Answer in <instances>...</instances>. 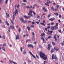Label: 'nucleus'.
Listing matches in <instances>:
<instances>
[{
	"label": "nucleus",
	"mask_w": 64,
	"mask_h": 64,
	"mask_svg": "<svg viewBox=\"0 0 64 64\" xmlns=\"http://www.w3.org/2000/svg\"><path fill=\"white\" fill-rule=\"evenodd\" d=\"M40 57L42 58L44 60H47V56L42 52H40Z\"/></svg>",
	"instance_id": "nucleus-1"
},
{
	"label": "nucleus",
	"mask_w": 64,
	"mask_h": 64,
	"mask_svg": "<svg viewBox=\"0 0 64 64\" xmlns=\"http://www.w3.org/2000/svg\"><path fill=\"white\" fill-rule=\"evenodd\" d=\"M18 14V10H17V9H16L15 11V12H14V14L13 15V20H11V23H12V24H13V25L14 24V23H13V22H14V19H15V16L14 15H15V16H16V15H17V14Z\"/></svg>",
	"instance_id": "nucleus-2"
},
{
	"label": "nucleus",
	"mask_w": 64,
	"mask_h": 64,
	"mask_svg": "<svg viewBox=\"0 0 64 64\" xmlns=\"http://www.w3.org/2000/svg\"><path fill=\"white\" fill-rule=\"evenodd\" d=\"M29 13H28V15H30L31 16H32V12L34 14V15H36V13H35L34 11H32V10L30 9V10L29 11Z\"/></svg>",
	"instance_id": "nucleus-3"
},
{
	"label": "nucleus",
	"mask_w": 64,
	"mask_h": 64,
	"mask_svg": "<svg viewBox=\"0 0 64 64\" xmlns=\"http://www.w3.org/2000/svg\"><path fill=\"white\" fill-rule=\"evenodd\" d=\"M52 59H55V60H58V59L57 58V56H54V54H53L52 55Z\"/></svg>",
	"instance_id": "nucleus-4"
},
{
	"label": "nucleus",
	"mask_w": 64,
	"mask_h": 64,
	"mask_svg": "<svg viewBox=\"0 0 64 64\" xmlns=\"http://www.w3.org/2000/svg\"><path fill=\"white\" fill-rule=\"evenodd\" d=\"M47 2H48L46 3L45 5H47V6H49V3H51L52 2H50L49 0H48L47 1Z\"/></svg>",
	"instance_id": "nucleus-5"
},
{
	"label": "nucleus",
	"mask_w": 64,
	"mask_h": 64,
	"mask_svg": "<svg viewBox=\"0 0 64 64\" xmlns=\"http://www.w3.org/2000/svg\"><path fill=\"white\" fill-rule=\"evenodd\" d=\"M42 22H41L40 23V24L44 26H45V24H44L45 22V20H44L42 21Z\"/></svg>",
	"instance_id": "nucleus-6"
},
{
	"label": "nucleus",
	"mask_w": 64,
	"mask_h": 64,
	"mask_svg": "<svg viewBox=\"0 0 64 64\" xmlns=\"http://www.w3.org/2000/svg\"><path fill=\"white\" fill-rule=\"evenodd\" d=\"M51 47V45L50 44H48V50H49L50 49V48Z\"/></svg>",
	"instance_id": "nucleus-7"
},
{
	"label": "nucleus",
	"mask_w": 64,
	"mask_h": 64,
	"mask_svg": "<svg viewBox=\"0 0 64 64\" xmlns=\"http://www.w3.org/2000/svg\"><path fill=\"white\" fill-rule=\"evenodd\" d=\"M28 47H32V48H34V46L32 44H28Z\"/></svg>",
	"instance_id": "nucleus-8"
},
{
	"label": "nucleus",
	"mask_w": 64,
	"mask_h": 64,
	"mask_svg": "<svg viewBox=\"0 0 64 64\" xmlns=\"http://www.w3.org/2000/svg\"><path fill=\"white\" fill-rule=\"evenodd\" d=\"M43 10H44V12H47V10L45 8V7L44 6L42 8Z\"/></svg>",
	"instance_id": "nucleus-9"
},
{
	"label": "nucleus",
	"mask_w": 64,
	"mask_h": 64,
	"mask_svg": "<svg viewBox=\"0 0 64 64\" xmlns=\"http://www.w3.org/2000/svg\"><path fill=\"white\" fill-rule=\"evenodd\" d=\"M29 53L31 55L32 57H33L34 58H36V57L35 56L33 55L32 53L30 52H29Z\"/></svg>",
	"instance_id": "nucleus-10"
},
{
	"label": "nucleus",
	"mask_w": 64,
	"mask_h": 64,
	"mask_svg": "<svg viewBox=\"0 0 64 64\" xmlns=\"http://www.w3.org/2000/svg\"><path fill=\"white\" fill-rule=\"evenodd\" d=\"M54 48L56 51H59V48L56 47H54Z\"/></svg>",
	"instance_id": "nucleus-11"
},
{
	"label": "nucleus",
	"mask_w": 64,
	"mask_h": 64,
	"mask_svg": "<svg viewBox=\"0 0 64 64\" xmlns=\"http://www.w3.org/2000/svg\"><path fill=\"white\" fill-rule=\"evenodd\" d=\"M10 27L12 29H15V28H14V25H12L10 26Z\"/></svg>",
	"instance_id": "nucleus-12"
},
{
	"label": "nucleus",
	"mask_w": 64,
	"mask_h": 64,
	"mask_svg": "<svg viewBox=\"0 0 64 64\" xmlns=\"http://www.w3.org/2000/svg\"><path fill=\"white\" fill-rule=\"evenodd\" d=\"M22 22L26 24L27 23V20H24L22 21Z\"/></svg>",
	"instance_id": "nucleus-13"
},
{
	"label": "nucleus",
	"mask_w": 64,
	"mask_h": 64,
	"mask_svg": "<svg viewBox=\"0 0 64 64\" xmlns=\"http://www.w3.org/2000/svg\"><path fill=\"white\" fill-rule=\"evenodd\" d=\"M55 20V18H51L49 19V20L51 21H53V20Z\"/></svg>",
	"instance_id": "nucleus-14"
},
{
	"label": "nucleus",
	"mask_w": 64,
	"mask_h": 64,
	"mask_svg": "<svg viewBox=\"0 0 64 64\" xmlns=\"http://www.w3.org/2000/svg\"><path fill=\"white\" fill-rule=\"evenodd\" d=\"M54 38L55 41H57V38H56V34H54Z\"/></svg>",
	"instance_id": "nucleus-15"
},
{
	"label": "nucleus",
	"mask_w": 64,
	"mask_h": 64,
	"mask_svg": "<svg viewBox=\"0 0 64 64\" xmlns=\"http://www.w3.org/2000/svg\"><path fill=\"white\" fill-rule=\"evenodd\" d=\"M54 14L56 16H58L59 15V14H58V12H55L54 13Z\"/></svg>",
	"instance_id": "nucleus-16"
},
{
	"label": "nucleus",
	"mask_w": 64,
	"mask_h": 64,
	"mask_svg": "<svg viewBox=\"0 0 64 64\" xmlns=\"http://www.w3.org/2000/svg\"><path fill=\"white\" fill-rule=\"evenodd\" d=\"M54 28L55 30H56V29H58V26H54Z\"/></svg>",
	"instance_id": "nucleus-17"
},
{
	"label": "nucleus",
	"mask_w": 64,
	"mask_h": 64,
	"mask_svg": "<svg viewBox=\"0 0 64 64\" xmlns=\"http://www.w3.org/2000/svg\"><path fill=\"white\" fill-rule=\"evenodd\" d=\"M54 52V49H52V50H51V51H50L51 53H53Z\"/></svg>",
	"instance_id": "nucleus-18"
},
{
	"label": "nucleus",
	"mask_w": 64,
	"mask_h": 64,
	"mask_svg": "<svg viewBox=\"0 0 64 64\" xmlns=\"http://www.w3.org/2000/svg\"><path fill=\"white\" fill-rule=\"evenodd\" d=\"M50 28L52 30H54V26H52Z\"/></svg>",
	"instance_id": "nucleus-19"
},
{
	"label": "nucleus",
	"mask_w": 64,
	"mask_h": 64,
	"mask_svg": "<svg viewBox=\"0 0 64 64\" xmlns=\"http://www.w3.org/2000/svg\"><path fill=\"white\" fill-rule=\"evenodd\" d=\"M19 35H17L16 36V40H17V39H19Z\"/></svg>",
	"instance_id": "nucleus-20"
},
{
	"label": "nucleus",
	"mask_w": 64,
	"mask_h": 64,
	"mask_svg": "<svg viewBox=\"0 0 64 64\" xmlns=\"http://www.w3.org/2000/svg\"><path fill=\"white\" fill-rule=\"evenodd\" d=\"M27 28L28 31H30V29H31V28L29 26H28L27 27Z\"/></svg>",
	"instance_id": "nucleus-21"
},
{
	"label": "nucleus",
	"mask_w": 64,
	"mask_h": 64,
	"mask_svg": "<svg viewBox=\"0 0 64 64\" xmlns=\"http://www.w3.org/2000/svg\"><path fill=\"white\" fill-rule=\"evenodd\" d=\"M51 10L52 11H54V7H53V6H52Z\"/></svg>",
	"instance_id": "nucleus-22"
},
{
	"label": "nucleus",
	"mask_w": 64,
	"mask_h": 64,
	"mask_svg": "<svg viewBox=\"0 0 64 64\" xmlns=\"http://www.w3.org/2000/svg\"><path fill=\"white\" fill-rule=\"evenodd\" d=\"M24 17H25V18L27 19H28V16H24Z\"/></svg>",
	"instance_id": "nucleus-23"
},
{
	"label": "nucleus",
	"mask_w": 64,
	"mask_h": 64,
	"mask_svg": "<svg viewBox=\"0 0 64 64\" xmlns=\"http://www.w3.org/2000/svg\"><path fill=\"white\" fill-rule=\"evenodd\" d=\"M2 49L4 51H6L5 49V48L4 47H2Z\"/></svg>",
	"instance_id": "nucleus-24"
},
{
	"label": "nucleus",
	"mask_w": 64,
	"mask_h": 64,
	"mask_svg": "<svg viewBox=\"0 0 64 64\" xmlns=\"http://www.w3.org/2000/svg\"><path fill=\"white\" fill-rule=\"evenodd\" d=\"M20 21H23L24 20V19L22 18H20Z\"/></svg>",
	"instance_id": "nucleus-25"
},
{
	"label": "nucleus",
	"mask_w": 64,
	"mask_h": 64,
	"mask_svg": "<svg viewBox=\"0 0 64 64\" xmlns=\"http://www.w3.org/2000/svg\"><path fill=\"white\" fill-rule=\"evenodd\" d=\"M44 35H45V34L44 33L43 34L42 33L41 35H40V37H42L43 36H44Z\"/></svg>",
	"instance_id": "nucleus-26"
},
{
	"label": "nucleus",
	"mask_w": 64,
	"mask_h": 64,
	"mask_svg": "<svg viewBox=\"0 0 64 64\" xmlns=\"http://www.w3.org/2000/svg\"><path fill=\"white\" fill-rule=\"evenodd\" d=\"M32 37L35 36V33H34V32H33L32 33Z\"/></svg>",
	"instance_id": "nucleus-27"
},
{
	"label": "nucleus",
	"mask_w": 64,
	"mask_h": 64,
	"mask_svg": "<svg viewBox=\"0 0 64 64\" xmlns=\"http://www.w3.org/2000/svg\"><path fill=\"white\" fill-rule=\"evenodd\" d=\"M6 23L8 26H9V23H8V22H7V21H6Z\"/></svg>",
	"instance_id": "nucleus-28"
},
{
	"label": "nucleus",
	"mask_w": 64,
	"mask_h": 64,
	"mask_svg": "<svg viewBox=\"0 0 64 64\" xmlns=\"http://www.w3.org/2000/svg\"><path fill=\"white\" fill-rule=\"evenodd\" d=\"M52 44L53 45H55V44H56L54 42H52Z\"/></svg>",
	"instance_id": "nucleus-29"
},
{
	"label": "nucleus",
	"mask_w": 64,
	"mask_h": 64,
	"mask_svg": "<svg viewBox=\"0 0 64 64\" xmlns=\"http://www.w3.org/2000/svg\"><path fill=\"white\" fill-rule=\"evenodd\" d=\"M26 50H24L23 52V54H26Z\"/></svg>",
	"instance_id": "nucleus-30"
},
{
	"label": "nucleus",
	"mask_w": 64,
	"mask_h": 64,
	"mask_svg": "<svg viewBox=\"0 0 64 64\" xmlns=\"http://www.w3.org/2000/svg\"><path fill=\"white\" fill-rule=\"evenodd\" d=\"M6 16H7V17H9V14H7V13H6Z\"/></svg>",
	"instance_id": "nucleus-31"
},
{
	"label": "nucleus",
	"mask_w": 64,
	"mask_h": 64,
	"mask_svg": "<svg viewBox=\"0 0 64 64\" xmlns=\"http://www.w3.org/2000/svg\"><path fill=\"white\" fill-rule=\"evenodd\" d=\"M8 31L9 32H10V30L11 29V28H10V27H8Z\"/></svg>",
	"instance_id": "nucleus-32"
},
{
	"label": "nucleus",
	"mask_w": 64,
	"mask_h": 64,
	"mask_svg": "<svg viewBox=\"0 0 64 64\" xmlns=\"http://www.w3.org/2000/svg\"><path fill=\"white\" fill-rule=\"evenodd\" d=\"M51 14H48V17H50V16H51Z\"/></svg>",
	"instance_id": "nucleus-33"
},
{
	"label": "nucleus",
	"mask_w": 64,
	"mask_h": 64,
	"mask_svg": "<svg viewBox=\"0 0 64 64\" xmlns=\"http://www.w3.org/2000/svg\"><path fill=\"white\" fill-rule=\"evenodd\" d=\"M30 27L31 28H34V26L33 25H30Z\"/></svg>",
	"instance_id": "nucleus-34"
},
{
	"label": "nucleus",
	"mask_w": 64,
	"mask_h": 64,
	"mask_svg": "<svg viewBox=\"0 0 64 64\" xmlns=\"http://www.w3.org/2000/svg\"><path fill=\"white\" fill-rule=\"evenodd\" d=\"M56 7H57V9H58V8H60V6H59V5H58L56 6Z\"/></svg>",
	"instance_id": "nucleus-35"
},
{
	"label": "nucleus",
	"mask_w": 64,
	"mask_h": 64,
	"mask_svg": "<svg viewBox=\"0 0 64 64\" xmlns=\"http://www.w3.org/2000/svg\"><path fill=\"white\" fill-rule=\"evenodd\" d=\"M18 32H21V28H19L18 29Z\"/></svg>",
	"instance_id": "nucleus-36"
},
{
	"label": "nucleus",
	"mask_w": 64,
	"mask_h": 64,
	"mask_svg": "<svg viewBox=\"0 0 64 64\" xmlns=\"http://www.w3.org/2000/svg\"><path fill=\"white\" fill-rule=\"evenodd\" d=\"M43 42L44 43H46V41H45V40H43Z\"/></svg>",
	"instance_id": "nucleus-37"
},
{
	"label": "nucleus",
	"mask_w": 64,
	"mask_h": 64,
	"mask_svg": "<svg viewBox=\"0 0 64 64\" xmlns=\"http://www.w3.org/2000/svg\"><path fill=\"white\" fill-rule=\"evenodd\" d=\"M52 36H49L48 37V38L50 39V38H51Z\"/></svg>",
	"instance_id": "nucleus-38"
},
{
	"label": "nucleus",
	"mask_w": 64,
	"mask_h": 64,
	"mask_svg": "<svg viewBox=\"0 0 64 64\" xmlns=\"http://www.w3.org/2000/svg\"><path fill=\"white\" fill-rule=\"evenodd\" d=\"M34 5L35 6L36 5V7H37V8H39V7L37 5V4H35Z\"/></svg>",
	"instance_id": "nucleus-39"
},
{
	"label": "nucleus",
	"mask_w": 64,
	"mask_h": 64,
	"mask_svg": "<svg viewBox=\"0 0 64 64\" xmlns=\"http://www.w3.org/2000/svg\"><path fill=\"white\" fill-rule=\"evenodd\" d=\"M33 37L32 38V40H35V36H32Z\"/></svg>",
	"instance_id": "nucleus-40"
},
{
	"label": "nucleus",
	"mask_w": 64,
	"mask_h": 64,
	"mask_svg": "<svg viewBox=\"0 0 64 64\" xmlns=\"http://www.w3.org/2000/svg\"><path fill=\"white\" fill-rule=\"evenodd\" d=\"M32 25H34L35 24V22H32Z\"/></svg>",
	"instance_id": "nucleus-41"
},
{
	"label": "nucleus",
	"mask_w": 64,
	"mask_h": 64,
	"mask_svg": "<svg viewBox=\"0 0 64 64\" xmlns=\"http://www.w3.org/2000/svg\"><path fill=\"white\" fill-rule=\"evenodd\" d=\"M41 40H44V38L43 37H42L41 38Z\"/></svg>",
	"instance_id": "nucleus-42"
},
{
	"label": "nucleus",
	"mask_w": 64,
	"mask_h": 64,
	"mask_svg": "<svg viewBox=\"0 0 64 64\" xmlns=\"http://www.w3.org/2000/svg\"><path fill=\"white\" fill-rule=\"evenodd\" d=\"M58 23H56V26H58Z\"/></svg>",
	"instance_id": "nucleus-43"
},
{
	"label": "nucleus",
	"mask_w": 64,
	"mask_h": 64,
	"mask_svg": "<svg viewBox=\"0 0 64 64\" xmlns=\"http://www.w3.org/2000/svg\"><path fill=\"white\" fill-rule=\"evenodd\" d=\"M50 28V26H48L47 27V29H49Z\"/></svg>",
	"instance_id": "nucleus-44"
},
{
	"label": "nucleus",
	"mask_w": 64,
	"mask_h": 64,
	"mask_svg": "<svg viewBox=\"0 0 64 64\" xmlns=\"http://www.w3.org/2000/svg\"><path fill=\"white\" fill-rule=\"evenodd\" d=\"M3 47H4V46H6V44H4L3 45Z\"/></svg>",
	"instance_id": "nucleus-45"
},
{
	"label": "nucleus",
	"mask_w": 64,
	"mask_h": 64,
	"mask_svg": "<svg viewBox=\"0 0 64 64\" xmlns=\"http://www.w3.org/2000/svg\"><path fill=\"white\" fill-rule=\"evenodd\" d=\"M64 42H63L61 44L62 45V46H63V45H64Z\"/></svg>",
	"instance_id": "nucleus-46"
},
{
	"label": "nucleus",
	"mask_w": 64,
	"mask_h": 64,
	"mask_svg": "<svg viewBox=\"0 0 64 64\" xmlns=\"http://www.w3.org/2000/svg\"><path fill=\"white\" fill-rule=\"evenodd\" d=\"M2 26L3 28H6L5 26L4 25H2Z\"/></svg>",
	"instance_id": "nucleus-47"
},
{
	"label": "nucleus",
	"mask_w": 64,
	"mask_h": 64,
	"mask_svg": "<svg viewBox=\"0 0 64 64\" xmlns=\"http://www.w3.org/2000/svg\"><path fill=\"white\" fill-rule=\"evenodd\" d=\"M37 18H40V16H39V15L38 14L37 15Z\"/></svg>",
	"instance_id": "nucleus-48"
},
{
	"label": "nucleus",
	"mask_w": 64,
	"mask_h": 64,
	"mask_svg": "<svg viewBox=\"0 0 64 64\" xmlns=\"http://www.w3.org/2000/svg\"><path fill=\"white\" fill-rule=\"evenodd\" d=\"M58 31L59 32H60V33H62V32H61V30H58Z\"/></svg>",
	"instance_id": "nucleus-49"
},
{
	"label": "nucleus",
	"mask_w": 64,
	"mask_h": 64,
	"mask_svg": "<svg viewBox=\"0 0 64 64\" xmlns=\"http://www.w3.org/2000/svg\"><path fill=\"white\" fill-rule=\"evenodd\" d=\"M59 17L60 18H61V17H62V16H61V15L60 14L59 15Z\"/></svg>",
	"instance_id": "nucleus-50"
},
{
	"label": "nucleus",
	"mask_w": 64,
	"mask_h": 64,
	"mask_svg": "<svg viewBox=\"0 0 64 64\" xmlns=\"http://www.w3.org/2000/svg\"><path fill=\"white\" fill-rule=\"evenodd\" d=\"M8 0H6V4H7V2H8Z\"/></svg>",
	"instance_id": "nucleus-51"
},
{
	"label": "nucleus",
	"mask_w": 64,
	"mask_h": 64,
	"mask_svg": "<svg viewBox=\"0 0 64 64\" xmlns=\"http://www.w3.org/2000/svg\"><path fill=\"white\" fill-rule=\"evenodd\" d=\"M9 62H10L11 63H13V62H14L11 61V60H9Z\"/></svg>",
	"instance_id": "nucleus-52"
},
{
	"label": "nucleus",
	"mask_w": 64,
	"mask_h": 64,
	"mask_svg": "<svg viewBox=\"0 0 64 64\" xmlns=\"http://www.w3.org/2000/svg\"><path fill=\"white\" fill-rule=\"evenodd\" d=\"M2 38L3 39H5V36H3L2 37Z\"/></svg>",
	"instance_id": "nucleus-53"
},
{
	"label": "nucleus",
	"mask_w": 64,
	"mask_h": 64,
	"mask_svg": "<svg viewBox=\"0 0 64 64\" xmlns=\"http://www.w3.org/2000/svg\"><path fill=\"white\" fill-rule=\"evenodd\" d=\"M58 10V8H55L54 10V11H57Z\"/></svg>",
	"instance_id": "nucleus-54"
},
{
	"label": "nucleus",
	"mask_w": 64,
	"mask_h": 64,
	"mask_svg": "<svg viewBox=\"0 0 64 64\" xmlns=\"http://www.w3.org/2000/svg\"><path fill=\"white\" fill-rule=\"evenodd\" d=\"M38 47L39 48H42V46H41L40 45H39L38 46Z\"/></svg>",
	"instance_id": "nucleus-55"
},
{
	"label": "nucleus",
	"mask_w": 64,
	"mask_h": 64,
	"mask_svg": "<svg viewBox=\"0 0 64 64\" xmlns=\"http://www.w3.org/2000/svg\"><path fill=\"white\" fill-rule=\"evenodd\" d=\"M54 22H51V24L52 25H54Z\"/></svg>",
	"instance_id": "nucleus-56"
},
{
	"label": "nucleus",
	"mask_w": 64,
	"mask_h": 64,
	"mask_svg": "<svg viewBox=\"0 0 64 64\" xmlns=\"http://www.w3.org/2000/svg\"><path fill=\"white\" fill-rule=\"evenodd\" d=\"M22 50V48H20V50L21 51H22H22H23V50Z\"/></svg>",
	"instance_id": "nucleus-57"
},
{
	"label": "nucleus",
	"mask_w": 64,
	"mask_h": 64,
	"mask_svg": "<svg viewBox=\"0 0 64 64\" xmlns=\"http://www.w3.org/2000/svg\"><path fill=\"white\" fill-rule=\"evenodd\" d=\"M12 63H14V64H17V63H16V62H12Z\"/></svg>",
	"instance_id": "nucleus-58"
},
{
	"label": "nucleus",
	"mask_w": 64,
	"mask_h": 64,
	"mask_svg": "<svg viewBox=\"0 0 64 64\" xmlns=\"http://www.w3.org/2000/svg\"><path fill=\"white\" fill-rule=\"evenodd\" d=\"M23 2H27V0H24L23 1Z\"/></svg>",
	"instance_id": "nucleus-59"
},
{
	"label": "nucleus",
	"mask_w": 64,
	"mask_h": 64,
	"mask_svg": "<svg viewBox=\"0 0 64 64\" xmlns=\"http://www.w3.org/2000/svg\"><path fill=\"white\" fill-rule=\"evenodd\" d=\"M36 57L37 58H38V59H39V56H38L37 55H36Z\"/></svg>",
	"instance_id": "nucleus-60"
},
{
	"label": "nucleus",
	"mask_w": 64,
	"mask_h": 64,
	"mask_svg": "<svg viewBox=\"0 0 64 64\" xmlns=\"http://www.w3.org/2000/svg\"><path fill=\"white\" fill-rule=\"evenodd\" d=\"M50 33H53V31H50Z\"/></svg>",
	"instance_id": "nucleus-61"
},
{
	"label": "nucleus",
	"mask_w": 64,
	"mask_h": 64,
	"mask_svg": "<svg viewBox=\"0 0 64 64\" xmlns=\"http://www.w3.org/2000/svg\"><path fill=\"white\" fill-rule=\"evenodd\" d=\"M45 14H46V13H44L43 14H42V16H43V15H45Z\"/></svg>",
	"instance_id": "nucleus-62"
},
{
	"label": "nucleus",
	"mask_w": 64,
	"mask_h": 64,
	"mask_svg": "<svg viewBox=\"0 0 64 64\" xmlns=\"http://www.w3.org/2000/svg\"><path fill=\"white\" fill-rule=\"evenodd\" d=\"M0 23H2V20H0Z\"/></svg>",
	"instance_id": "nucleus-63"
},
{
	"label": "nucleus",
	"mask_w": 64,
	"mask_h": 64,
	"mask_svg": "<svg viewBox=\"0 0 64 64\" xmlns=\"http://www.w3.org/2000/svg\"><path fill=\"white\" fill-rule=\"evenodd\" d=\"M26 8H30V7L28 6L26 7Z\"/></svg>",
	"instance_id": "nucleus-64"
}]
</instances>
